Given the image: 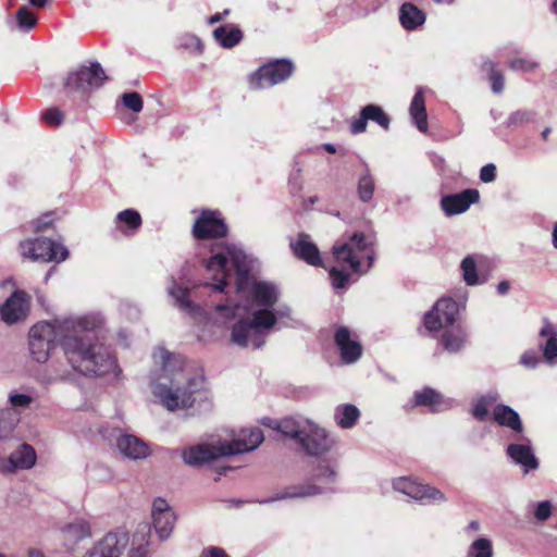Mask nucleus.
<instances>
[{"label": "nucleus", "mask_w": 557, "mask_h": 557, "mask_svg": "<svg viewBox=\"0 0 557 557\" xmlns=\"http://www.w3.org/2000/svg\"><path fill=\"white\" fill-rule=\"evenodd\" d=\"M216 310L221 312L226 319H233L236 317L237 306L231 307L228 305H219Z\"/></svg>", "instance_id": "obj_58"}, {"label": "nucleus", "mask_w": 557, "mask_h": 557, "mask_svg": "<svg viewBox=\"0 0 557 557\" xmlns=\"http://www.w3.org/2000/svg\"><path fill=\"white\" fill-rule=\"evenodd\" d=\"M480 529V523L475 520L471 521L468 527H467V530L468 531H478Z\"/></svg>", "instance_id": "obj_63"}, {"label": "nucleus", "mask_w": 557, "mask_h": 557, "mask_svg": "<svg viewBox=\"0 0 557 557\" xmlns=\"http://www.w3.org/2000/svg\"><path fill=\"white\" fill-rule=\"evenodd\" d=\"M273 428L281 431L285 436L296 438L300 442L302 435L306 433L307 421L305 424H300L293 419H284L281 422H275Z\"/></svg>", "instance_id": "obj_39"}, {"label": "nucleus", "mask_w": 557, "mask_h": 557, "mask_svg": "<svg viewBox=\"0 0 557 557\" xmlns=\"http://www.w3.org/2000/svg\"><path fill=\"white\" fill-rule=\"evenodd\" d=\"M27 557H46L45 553L38 548H28L26 552Z\"/></svg>", "instance_id": "obj_61"}, {"label": "nucleus", "mask_w": 557, "mask_h": 557, "mask_svg": "<svg viewBox=\"0 0 557 557\" xmlns=\"http://www.w3.org/2000/svg\"><path fill=\"white\" fill-rule=\"evenodd\" d=\"M128 544L127 532L123 530L108 532L96 541L83 557H121Z\"/></svg>", "instance_id": "obj_8"}, {"label": "nucleus", "mask_w": 557, "mask_h": 557, "mask_svg": "<svg viewBox=\"0 0 557 557\" xmlns=\"http://www.w3.org/2000/svg\"><path fill=\"white\" fill-rule=\"evenodd\" d=\"M169 295L175 300V305L182 310H190L193 304L188 298V288L180 286L176 282L169 287Z\"/></svg>", "instance_id": "obj_43"}, {"label": "nucleus", "mask_w": 557, "mask_h": 557, "mask_svg": "<svg viewBox=\"0 0 557 557\" xmlns=\"http://www.w3.org/2000/svg\"><path fill=\"white\" fill-rule=\"evenodd\" d=\"M106 79L107 76L101 65L92 63L89 67L81 66L71 72L64 82V87L69 91H86L100 87Z\"/></svg>", "instance_id": "obj_9"}, {"label": "nucleus", "mask_w": 557, "mask_h": 557, "mask_svg": "<svg viewBox=\"0 0 557 557\" xmlns=\"http://www.w3.org/2000/svg\"><path fill=\"white\" fill-rule=\"evenodd\" d=\"M12 466H14V472L18 469L28 470L32 469L37 460L35 449L28 444H22L10 455Z\"/></svg>", "instance_id": "obj_32"}, {"label": "nucleus", "mask_w": 557, "mask_h": 557, "mask_svg": "<svg viewBox=\"0 0 557 557\" xmlns=\"http://www.w3.org/2000/svg\"><path fill=\"white\" fill-rule=\"evenodd\" d=\"M281 292L272 282L255 281L248 295L247 312L249 320H239L232 329L231 339L234 344L260 348L265 335L277 325L278 329L289 326L284 320H292L293 311L287 305L274 308Z\"/></svg>", "instance_id": "obj_2"}, {"label": "nucleus", "mask_w": 557, "mask_h": 557, "mask_svg": "<svg viewBox=\"0 0 557 557\" xmlns=\"http://www.w3.org/2000/svg\"><path fill=\"white\" fill-rule=\"evenodd\" d=\"M102 324L103 317L96 312L38 322L28 334L29 354L36 362L45 363L57 343L74 371L84 375L117 376L120 370L115 357L87 335Z\"/></svg>", "instance_id": "obj_1"}, {"label": "nucleus", "mask_w": 557, "mask_h": 557, "mask_svg": "<svg viewBox=\"0 0 557 557\" xmlns=\"http://www.w3.org/2000/svg\"><path fill=\"white\" fill-rule=\"evenodd\" d=\"M0 472L2 473H13L14 472V466H12L11 458L8 459L0 457Z\"/></svg>", "instance_id": "obj_59"}, {"label": "nucleus", "mask_w": 557, "mask_h": 557, "mask_svg": "<svg viewBox=\"0 0 557 557\" xmlns=\"http://www.w3.org/2000/svg\"><path fill=\"white\" fill-rule=\"evenodd\" d=\"M124 106L133 112H140L143 110V99L137 92H126L122 97Z\"/></svg>", "instance_id": "obj_50"}, {"label": "nucleus", "mask_w": 557, "mask_h": 557, "mask_svg": "<svg viewBox=\"0 0 557 557\" xmlns=\"http://www.w3.org/2000/svg\"><path fill=\"white\" fill-rule=\"evenodd\" d=\"M416 406L428 407L432 412H441L454 407L450 398H445L440 392L431 387H424L413 394Z\"/></svg>", "instance_id": "obj_24"}, {"label": "nucleus", "mask_w": 557, "mask_h": 557, "mask_svg": "<svg viewBox=\"0 0 557 557\" xmlns=\"http://www.w3.org/2000/svg\"><path fill=\"white\" fill-rule=\"evenodd\" d=\"M553 505L549 500L540 502L534 510V517L539 521H546L552 515Z\"/></svg>", "instance_id": "obj_52"}, {"label": "nucleus", "mask_w": 557, "mask_h": 557, "mask_svg": "<svg viewBox=\"0 0 557 557\" xmlns=\"http://www.w3.org/2000/svg\"><path fill=\"white\" fill-rule=\"evenodd\" d=\"M467 557H493L492 542L486 537L476 539L469 546Z\"/></svg>", "instance_id": "obj_42"}, {"label": "nucleus", "mask_w": 557, "mask_h": 557, "mask_svg": "<svg viewBox=\"0 0 557 557\" xmlns=\"http://www.w3.org/2000/svg\"><path fill=\"white\" fill-rule=\"evenodd\" d=\"M483 71L488 73V78L491 82L492 90L495 94H500L504 90L505 81L502 72L495 69V63L492 61H486L482 65Z\"/></svg>", "instance_id": "obj_44"}, {"label": "nucleus", "mask_w": 557, "mask_h": 557, "mask_svg": "<svg viewBox=\"0 0 557 557\" xmlns=\"http://www.w3.org/2000/svg\"><path fill=\"white\" fill-rule=\"evenodd\" d=\"M206 269L212 273L218 284L212 285L215 290L224 292L225 286L235 278L236 292L243 293L249 284L250 260L243 250L235 246H225L216 251L207 261Z\"/></svg>", "instance_id": "obj_4"}, {"label": "nucleus", "mask_w": 557, "mask_h": 557, "mask_svg": "<svg viewBox=\"0 0 557 557\" xmlns=\"http://www.w3.org/2000/svg\"><path fill=\"white\" fill-rule=\"evenodd\" d=\"M289 247L293 253L300 260L313 267H321L322 259L315 244L310 240L309 235L299 234L295 242H290Z\"/></svg>", "instance_id": "obj_25"}, {"label": "nucleus", "mask_w": 557, "mask_h": 557, "mask_svg": "<svg viewBox=\"0 0 557 557\" xmlns=\"http://www.w3.org/2000/svg\"><path fill=\"white\" fill-rule=\"evenodd\" d=\"M44 120L49 125H59L63 121V114L59 109L50 108L44 113Z\"/></svg>", "instance_id": "obj_53"}, {"label": "nucleus", "mask_w": 557, "mask_h": 557, "mask_svg": "<svg viewBox=\"0 0 557 557\" xmlns=\"http://www.w3.org/2000/svg\"><path fill=\"white\" fill-rule=\"evenodd\" d=\"M17 422L18 417L13 409L0 410V441L10 436Z\"/></svg>", "instance_id": "obj_41"}, {"label": "nucleus", "mask_w": 557, "mask_h": 557, "mask_svg": "<svg viewBox=\"0 0 557 557\" xmlns=\"http://www.w3.org/2000/svg\"><path fill=\"white\" fill-rule=\"evenodd\" d=\"M16 18L20 28L23 29H32L37 22L36 15L26 7H23L17 10Z\"/></svg>", "instance_id": "obj_47"}, {"label": "nucleus", "mask_w": 557, "mask_h": 557, "mask_svg": "<svg viewBox=\"0 0 557 557\" xmlns=\"http://www.w3.org/2000/svg\"><path fill=\"white\" fill-rule=\"evenodd\" d=\"M329 273L332 285L336 289L344 288L349 283L350 275L346 271L338 270L336 267H333L330 269Z\"/></svg>", "instance_id": "obj_49"}, {"label": "nucleus", "mask_w": 557, "mask_h": 557, "mask_svg": "<svg viewBox=\"0 0 557 557\" xmlns=\"http://www.w3.org/2000/svg\"><path fill=\"white\" fill-rule=\"evenodd\" d=\"M294 66L287 60H278L261 66L250 77V86L260 89L284 82L293 73Z\"/></svg>", "instance_id": "obj_10"}, {"label": "nucleus", "mask_w": 557, "mask_h": 557, "mask_svg": "<svg viewBox=\"0 0 557 557\" xmlns=\"http://www.w3.org/2000/svg\"><path fill=\"white\" fill-rule=\"evenodd\" d=\"M30 310V297L23 290H15L0 307V315L7 324L25 320Z\"/></svg>", "instance_id": "obj_19"}, {"label": "nucleus", "mask_w": 557, "mask_h": 557, "mask_svg": "<svg viewBox=\"0 0 557 557\" xmlns=\"http://www.w3.org/2000/svg\"><path fill=\"white\" fill-rule=\"evenodd\" d=\"M510 288V284L507 281H502L497 284V292L500 295H505Z\"/></svg>", "instance_id": "obj_62"}, {"label": "nucleus", "mask_w": 557, "mask_h": 557, "mask_svg": "<svg viewBox=\"0 0 557 557\" xmlns=\"http://www.w3.org/2000/svg\"><path fill=\"white\" fill-rule=\"evenodd\" d=\"M313 478L314 481L319 482L321 485L308 483L300 486L289 487L286 492L276 494L275 496L264 500V503L286 498L310 497L331 491L332 484L335 482L336 472L330 465L320 463L315 469Z\"/></svg>", "instance_id": "obj_6"}, {"label": "nucleus", "mask_w": 557, "mask_h": 557, "mask_svg": "<svg viewBox=\"0 0 557 557\" xmlns=\"http://www.w3.org/2000/svg\"><path fill=\"white\" fill-rule=\"evenodd\" d=\"M552 236H553V246H554V248L557 249V222L554 224Z\"/></svg>", "instance_id": "obj_64"}, {"label": "nucleus", "mask_w": 557, "mask_h": 557, "mask_svg": "<svg viewBox=\"0 0 557 557\" xmlns=\"http://www.w3.org/2000/svg\"><path fill=\"white\" fill-rule=\"evenodd\" d=\"M92 536L91 524L84 518H76L60 529V541L65 553L74 554L82 541Z\"/></svg>", "instance_id": "obj_15"}, {"label": "nucleus", "mask_w": 557, "mask_h": 557, "mask_svg": "<svg viewBox=\"0 0 557 557\" xmlns=\"http://www.w3.org/2000/svg\"><path fill=\"white\" fill-rule=\"evenodd\" d=\"M50 224H51L50 215L49 214H45L44 216H41L40 219L37 220V222L35 223L34 228L36 231H40V230H42L45 227H48Z\"/></svg>", "instance_id": "obj_60"}, {"label": "nucleus", "mask_w": 557, "mask_h": 557, "mask_svg": "<svg viewBox=\"0 0 557 557\" xmlns=\"http://www.w3.org/2000/svg\"><path fill=\"white\" fill-rule=\"evenodd\" d=\"M359 416L360 412L356 406L343 405L336 408L334 418L341 428L350 429L356 424Z\"/></svg>", "instance_id": "obj_38"}, {"label": "nucleus", "mask_w": 557, "mask_h": 557, "mask_svg": "<svg viewBox=\"0 0 557 557\" xmlns=\"http://www.w3.org/2000/svg\"><path fill=\"white\" fill-rule=\"evenodd\" d=\"M409 112L418 129L422 133L428 131L426 110L422 90L419 89L412 98Z\"/></svg>", "instance_id": "obj_35"}, {"label": "nucleus", "mask_w": 557, "mask_h": 557, "mask_svg": "<svg viewBox=\"0 0 557 557\" xmlns=\"http://www.w3.org/2000/svg\"><path fill=\"white\" fill-rule=\"evenodd\" d=\"M34 401V398L29 394L24 393H11L9 395V404L13 409H26Z\"/></svg>", "instance_id": "obj_48"}, {"label": "nucleus", "mask_w": 557, "mask_h": 557, "mask_svg": "<svg viewBox=\"0 0 557 557\" xmlns=\"http://www.w3.org/2000/svg\"><path fill=\"white\" fill-rule=\"evenodd\" d=\"M484 263V257L480 255L467 256L460 264L462 278L468 286L480 285L485 277L480 275V269Z\"/></svg>", "instance_id": "obj_27"}, {"label": "nucleus", "mask_w": 557, "mask_h": 557, "mask_svg": "<svg viewBox=\"0 0 557 557\" xmlns=\"http://www.w3.org/2000/svg\"><path fill=\"white\" fill-rule=\"evenodd\" d=\"M299 443L309 455L313 456L321 455L333 446V441L329 438L325 430L309 420H307L306 433Z\"/></svg>", "instance_id": "obj_20"}, {"label": "nucleus", "mask_w": 557, "mask_h": 557, "mask_svg": "<svg viewBox=\"0 0 557 557\" xmlns=\"http://www.w3.org/2000/svg\"><path fill=\"white\" fill-rule=\"evenodd\" d=\"M395 491L409 496L412 499L440 504L446 502V496L438 488L429 484L419 483L411 478H398L393 482Z\"/></svg>", "instance_id": "obj_12"}, {"label": "nucleus", "mask_w": 557, "mask_h": 557, "mask_svg": "<svg viewBox=\"0 0 557 557\" xmlns=\"http://www.w3.org/2000/svg\"><path fill=\"white\" fill-rule=\"evenodd\" d=\"M22 255L35 261L61 262L69 257V250L48 238L26 239L21 243Z\"/></svg>", "instance_id": "obj_7"}, {"label": "nucleus", "mask_w": 557, "mask_h": 557, "mask_svg": "<svg viewBox=\"0 0 557 557\" xmlns=\"http://www.w3.org/2000/svg\"><path fill=\"white\" fill-rule=\"evenodd\" d=\"M367 121L368 120L366 119V116L363 115V112L361 111L360 116L351 123V126H350L351 133L359 134V133L364 132L366 127H367Z\"/></svg>", "instance_id": "obj_56"}, {"label": "nucleus", "mask_w": 557, "mask_h": 557, "mask_svg": "<svg viewBox=\"0 0 557 557\" xmlns=\"http://www.w3.org/2000/svg\"><path fill=\"white\" fill-rule=\"evenodd\" d=\"M494 420L502 426L509 428L515 432L513 435H520L523 432V424L517 411L507 405H496L493 410Z\"/></svg>", "instance_id": "obj_28"}, {"label": "nucleus", "mask_w": 557, "mask_h": 557, "mask_svg": "<svg viewBox=\"0 0 557 557\" xmlns=\"http://www.w3.org/2000/svg\"><path fill=\"white\" fill-rule=\"evenodd\" d=\"M497 393H487L474 399L471 404V414L479 421H485L490 414V408L496 404Z\"/></svg>", "instance_id": "obj_36"}, {"label": "nucleus", "mask_w": 557, "mask_h": 557, "mask_svg": "<svg viewBox=\"0 0 557 557\" xmlns=\"http://www.w3.org/2000/svg\"><path fill=\"white\" fill-rule=\"evenodd\" d=\"M395 491L409 496L412 499L440 504L446 502V496L438 488L429 484L419 483L411 478H398L393 482Z\"/></svg>", "instance_id": "obj_11"}, {"label": "nucleus", "mask_w": 557, "mask_h": 557, "mask_svg": "<svg viewBox=\"0 0 557 557\" xmlns=\"http://www.w3.org/2000/svg\"><path fill=\"white\" fill-rule=\"evenodd\" d=\"M399 21L407 30H412L425 22V13L412 3H404L399 10Z\"/></svg>", "instance_id": "obj_31"}, {"label": "nucleus", "mask_w": 557, "mask_h": 557, "mask_svg": "<svg viewBox=\"0 0 557 557\" xmlns=\"http://www.w3.org/2000/svg\"><path fill=\"white\" fill-rule=\"evenodd\" d=\"M476 189H466L458 194L446 195L441 199V207L447 216L460 214L479 200Z\"/></svg>", "instance_id": "obj_21"}, {"label": "nucleus", "mask_w": 557, "mask_h": 557, "mask_svg": "<svg viewBox=\"0 0 557 557\" xmlns=\"http://www.w3.org/2000/svg\"><path fill=\"white\" fill-rule=\"evenodd\" d=\"M219 450V442L212 446L200 444L184 449L182 453V457L186 465L196 467L205 462H208L216 457H221L222 454H220Z\"/></svg>", "instance_id": "obj_26"}, {"label": "nucleus", "mask_w": 557, "mask_h": 557, "mask_svg": "<svg viewBox=\"0 0 557 557\" xmlns=\"http://www.w3.org/2000/svg\"><path fill=\"white\" fill-rule=\"evenodd\" d=\"M201 557H228L225 550L220 547L211 546L205 548L201 553Z\"/></svg>", "instance_id": "obj_57"}, {"label": "nucleus", "mask_w": 557, "mask_h": 557, "mask_svg": "<svg viewBox=\"0 0 557 557\" xmlns=\"http://www.w3.org/2000/svg\"><path fill=\"white\" fill-rule=\"evenodd\" d=\"M213 37L221 47L230 49L242 40L243 33L237 26L225 24L213 30Z\"/></svg>", "instance_id": "obj_33"}, {"label": "nucleus", "mask_w": 557, "mask_h": 557, "mask_svg": "<svg viewBox=\"0 0 557 557\" xmlns=\"http://www.w3.org/2000/svg\"><path fill=\"white\" fill-rule=\"evenodd\" d=\"M459 312V304L451 298H441L432 311L424 317V324L429 331L453 326Z\"/></svg>", "instance_id": "obj_13"}, {"label": "nucleus", "mask_w": 557, "mask_h": 557, "mask_svg": "<svg viewBox=\"0 0 557 557\" xmlns=\"http://www.w3.org/2000/svg\"><path fill=\"white\" fill-rule=\"evenodd\" d=\"M375 183L370 171L367 169L366 172L359 177L357 184L358 198L363 202H369L374 195Z\"/></svg>", "instance_id": "obj_40"}, {"label": "nucleus", "mask_w": 557, "mask_h": 557, "mask_svg": "<svg viewBox=\"0 0 557 557\" xmlns=\"http://www.w3.org/2000/svg\"><path fill=\"white\" fill-rule=\"evenodd\" d=\"M540 336L547 338L546 344L542 348L544 359L549 364L557 363V329L548 319L543 320Z\"/></svg>", "instance_id": "obj_29"}, {"label": "nucleus", "mask_w": 557, "mask_h": 557, "mask_svg": "<svg viewBox=\"0 0 557 557\" xmlns=\"http://www.w3.org/2000/svg\"><path fill=\"white\" fill-rule=\"evenodd\" d=\"M496 177V166L492 163L484 165L480 171V178L484 183H491Z\"/></svg>", "instance_id": "obj_55"}, {"label": "nucleus", "mask_w": 557, "mask_h": 557, "mask_svg": "<svg viewBox=\"0 0 557 557\" xmlns=\"http://www.w3.org/2000/svg\"><path fill=\"white\" fill-rule=\"evenodd\" d=\"M154 366L161 372L160 379H168L165 383H152V393L170 411L189 408L194 403V393L200 382L195 377L183 374L184 360L163 347H158L152 354Z\"/></svg>", "instance_id": "obj_3"}, {"label": "nucleus", "mask_w": 557, "mask_h": 557, "mask_svg": "<svg viewBox=\"0 0 557 557\" xmlns=\"http://www.w3.org/2000/svg\"><path fill=\"white\" fill-rule=\"evenodd\" d=\"M535 119V113L531 110H519L512 112L507 119V125L519 127L527 123L533 122Z\"/></svg>", "instance_id": "obj_46"}, {"label": "nucleus", "mask_w": 557, "mask_h": 557, "mask_svg": "<svg viewBox=\"0 0 557 557\" xmlns=\"http://www.w3.org/2000/svg\"><path fill=\"white\" fill-rule=\"evenodd\" d=\"M264 436L260 429H244L230 442H219L222 456H232L255 450L263 442Z\"/></svg>", "instance_id": "obj_14"}, {"label": "nucleus", "mask_w": 557, "mask_h": 557, "mask_svg": "<svg viewBox=\"0 0 557 557\" xmlns=\"http://www.w3.org/2000/svg\"><path fill=\"white\" fill-rule=\"evenodd\" d=\"M363 115L369 121L376 122L380 126L387 129L389 125L388 116L383 112L382 108L375 104H368L362 109Z\"/></svg>", "instance_id": "obj_45"}, {"label": "nucleus", "mask_w": 557, "mask_h": 557, "mask_svg": "<svg viewBox=\"0 0 557 557\" xmlns=\"http://www.w3.org/2000/svg\"><path fill=\"white\" fill-rule=\"evenodd\" d=\"M226 233L227 227L218 211L205 210L193 226V234L198 239L223 237Z\"/></svg>", "instance_id": "obj_18"}, {"label": "nucleus", "mask_w": 557, "mask_h": 557, "mask_svg": "<svg viewBox=\"0 0 557 557\" xmlns=\"http://www.w3.org/2000/svg\"><path fill=\"white\" fill-rule=\"evenodd\" d=\"M119 453L131 460L145 459L150 455L149 446L139 437L131 434H120L116 438Z\"/></svg>", "instance_id": "obj_23"}, {"label": "nucleus", "mask_w": 557, "mask_h": 557, "mask_svg": "<svg viewBox=\"0 0 557 557\" xmlns=\"http://www.w3.org/2000/svg\"><path fill=\"white\" fill-rule=\"evenodd\" d=\"M150 529L144 524L133 534L127 557H149Z\"/></svg>", "instance_id": "obj_30"}, {"label": "nucleus", "mask_w": 557, "mask_h": 557, "mask_svg": "<svg viewBox=\"0 0 557 557\" xmlns=\"http://www.w3.org/2000/svg\"><path fill=\"white\" fill-rule=\"evenodd\" d=\"M466 332L459 325L446 330L442 335V344L450 352L459 351L466 342Z\"/></svg>", "instance_id": "obj_37"}, {"label": "nucleus", "mask_w": 557, "mask_h": 557, "mask_svg": "<svg viewBox=\"0 0 557 557\" xmlns=\"http://www.w3.org/2000/svg\"><path fill=\"white\" fill-rule=\"evenodd\" d=\"M334 339L344 363H354L361 357L362 347L358 341L351 338L350 331L347 327H338Z\"/></svg>", "instance_id": "obj_22"}, {"label": "nucleus", "mask_w": 557, "mask_h": 557, "mask_svg": "<svg viewBox=\"0 0 557 557\" xmlns=\"http://www.w3.org/2000/svg\"><path fill=\"white\" fill-rule=\"evenodd\" d=\"M512 441H516L507 446L506 453L508 457L523 470V473H529L539 469V460L534 454L531 441L524 436L512 435Z\"/></svg>", "instance_id": "obj_16"}, {"label": "nucleus", "mask_w": 557, "mask_h": 557, "mask_svg": "<svg viewBox=\"0 0 557 557\" xmlns=\"http://www.w3.org/2000/svg\"><path fill=\"white\" fill-rule=\"evenodd\" d=\"M537 66V62L524 58L515 59L509 63V67L513 71L530 72Z\"/></svg>", "instance_id": "obj_51"}, {"label": "nucleus", "mask_w": 557, "mask_h": 557, "mask_svg": "<svg viewBox=\"0 0 557 557\" xmlns=\"http://www.w3.org/2000/svg\"><path fill=\"white\" fill-rule=\"evenodd\" d=\"M520 363L525 368L533 369L539 363V356L532 350L524 351L520 357Z\"/></svg>", "instance_id": "obj_54"}, {"label": "nucleus", "mask_w": 557, "mask_h": 557, "mask_svg": "<svg viewBox=\"0 0 557 557\" xmlns=\"http://www.w3.org/2000/svg\"><path fill=\"white\" fill-rule=\"evenodd\" d=\"M151 518L158 537L161 541L168 540L173 531L176 515L164 498L158 497L153 499Z\"/></svg>", "instance_id": "obj_17"}, {"label": "nucleus", "mask_w": 557, "mask_h": 557, "mask_svg": "<svg viewBox=\"0 0 557 557\" xmlns=\"http://www.w3.org/2000/svg\"><path fill=\"white\" fill-rule=\"evenodd\" d=\"M375 236L372 232H355L333 246L335 261L352 273L364 274L372 267L375 255Z\"/></svg>", "instance_id": "obj_5"}, {"label": "nucleus", "mask_w": 557, "mask_h": 557, "mask_svg": "<svg viewBox=\"0 0 557 557\" xmlns=\"http://www.w3.org/2000/svg\"><path fill=\"white\" fill-rule=\"evenodd\" d=\"M140 225L141 216L139 212L134 209L123 210L115 216L116 228L125 235L133 234Z\"/></svg>", "instance_id": "obj_34"}]
</instances>
